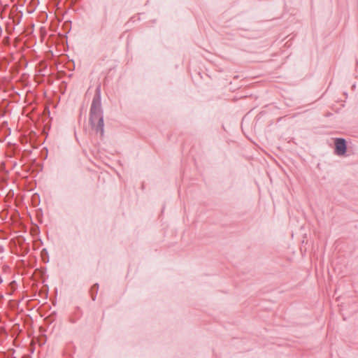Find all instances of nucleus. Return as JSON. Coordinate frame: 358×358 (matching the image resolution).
I'll list each match as a JSON object with an SVG mask.
<instances>
[{"instance_id":"obj_2","label":"nucleus","mask_w":358,"mask_h":358,"mask_svg":"<svg viewBox=\"0 0 358 358\" xmlns=\"http://www.w3.org/2000/svg\"><path fill=\"white\" fill-rule=\"evenodd\" d=\"M347 145L344 138H338L335 139V153L337 155H344L346 152Z\"/></svg>"},{"instance_id":"obj_1","label":"nucleus","mask_w":358,"mask_h":358,"mask_svg":"<svg viewBox=\"0 0 358 358\" xmlns=\"http://www.w3.org/2000/svg\"><path fill=\"white\" fill-rule=\"evenodd\" d=\"M90 121L92 127L96 131L102 133L103 125L102 116L99 109L94 106L92 107Z\"/></svg>"}]
</instances>
